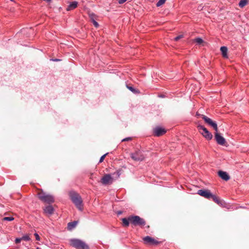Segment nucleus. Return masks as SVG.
I'll return each instance as SVG.
<instances>
[{
	"label": "nucleus",
	"instance_id": "nucleus-20",
	"mask_svg": "<svg viewBox=\"0 0 249 249\" xmlns=\"http://www.w3.org/2000/svg\"><path fill=\"white\" fill-rule=\"evenodd\" d=\"M122 221L123 223V225L125 227H128L129 225L130 221L129 220V217L126 218H124L122 219Z\"/></svg>",
	"mask_w": 249,
	"mask_h": 249
},
{
	"label": "nucleus",
	"instance_id": "nucleus-11",
	"mask_svg": "<svg viewBox=\"0 0 249 249\" xmlns=\"http://www.w3.org/2000/svg\"><path fill=\"white\" fill-rule=\"evenodd\" d=\"M215 139L217 143L221 145H225L226 140L217 131L215 133Z\"/></svg>",
	"mask_w": 249,
	"mask_h": 249
},
{
	"label": "nucleus",
	"instance_id": "nucleus-31",
	"mask_svg": "<svg viewBox=\"0 0 249 249\" xmlns=\"http://www.w3.org/2000/svg\"><path fill=\"white\" fill-rule=\"evenodd\" d=\"M21 241V240L20 238H17L15 240V242L16 244H18V243H20Z\"/></svg>",
	"mask_w": 249,
	"mask_h": 249
},
{
	"label": "nucleus",
	"instance_id": "nucleus-1",
	"mask_svg": "<svg viewBox=\"0 0 249 249\" xmlns=\"http://www.w3.org/2000/svg\"><path fill=\"white\" fill-rule=\"evenodd\" d=\"M70 196L72 202L80 211L83 210V201L81 196L74 191L70 192Z\"/></svg>",
	"mask_w": 249,
	"mask_h": 249
},
{
	"label": "nucleus",
	"instance_id": "nucleus-25",
	"mask_svg": "<svg viewBox=\"0 0 249 249\" xmlns=\"http://www.w3.org/2000/svg\"><path fill=\"white\" fill-rule=\"evenodd\" d=\"M127 88L133 93H136L137 92L136 90L132 87L127 86Z\"/></svg>",
	"mask_w": 249,
	"mask_h": 249
},
{
	"label": "nucleus",
	"instance_id": "nucleus-17",
	"mask_svg": "<svg viewBox=\"0 0 249 249\" xmlns=\"http://www.w3.org/2000/svg\"><path fill=\"white\" fill-rule=\"evenodd\" d=\"M78 222L77 221H74L73 222H69L68 224V229L70 231L72 230L76 226Z\"/></svg>",
	"mask_w": 249,
	"mask_h": 249
},
{
	"label": "nucleus",
	"instance_id": "nucleus-27",
	"mask_svg": "<svg viewBox=\"0 0 249 249\" xmlns=\"http://www.w3.org/2000/svg\"><path fill=\"white\" fill-rule=\"evenodd\" d=\"M183 37V36L182 35H179V36H177V37H176L175 38H174V40L176 41H178L179 39Z\"/></svg>",
	"mask_w": 249,
	"mask_h": 249
},
{
	"label": "nucleus",
	"instance_id": "nucleus-33",
	"mask_svg": "<svg viewBox=\"0 0 249 249\" xmlns=\"http://www.w3.org/2000/svg\"><path fill=\"white\" fill-rule=\"evenodd\" d=\"M53 61H59V59H52Z\"/></svg>",
	"mask_w": 249,
	"mask_h": 249
},
{
	"label": "nucleus",
	"instance_id": "nucleus-34",
	"mask_svg": "<svg viewBox=\"0 0 249 249\" xmlns=\"http://www.w3.org/2000/svg\"><path fill=\"white\" fill-rule=\"evenodd\" d=\"M121 213H122V212H118V214H121Z\"/></svg>",
	"mask_w": 249,
	"mask_h": 249
},
{
	"label": "nucleus",
	"instance_id": "nucleus-3",
	"mask_svg": "<svg viewBox=\"0 0 249 249\" xmlns=\"http://www.w3.org/2000/svg\"><path fill=\"white\" fill-rule=\"evenodd\" d=\"M39 199L42 202L51 204L54 201V197L51 195L47 194L43 191H41L37 194Z\"/></svg>",
	"mask_w": 249,
	"mask_h": 249
},
{
	"label": "nucleus",
	"instance_id": "nucleus-26",
	"mask_svg": "<svg viewBox=\"0 0 249 249\" xmlns=\"http://www.w3.org/2000/svg\"><path fill=\"white\" fill-rule=\"evenodd\" d=\"M108 153H106L104 155H103L102 156H101V157L100 158V160H99V162L101 163L103 161V160H104L105 159V158L106 157V156L107 155Z\"/></svg>",
	"mask_w": 249,
	"mask_h": 249
},
{
	"label": "nucleus",
	"instance_id": "nucleus-5",
	"mask_svg": "<svg viewBox=\"0 0 249 249\" xmlns=\"http://www.w3.org/2000/svg\"><path fill=\"white\" fill-rule=\"evenodd\" d=\"M130 157L133 160L136 161H142L145 158L142 152L140 150H137L133 153H131Z\"/></svg>",
	"mask_w": 249,
	"mask_h": 249
},
{
	"label": "nucleus",
	"instance_id": "nucleus-4",
	"mask_svg": "<svg viewBox=\"0 0 249 249\" xmlns=\"http://www.w3.org/2000/svg\"><path fill=\"white\" fill-rule=\"evenodd\" d=\"M129 220L130 223L135 226H144L146 224L145 221L143 219L137 215H131L129 216Z\"/></svg>",
	"mask_w": 249,
	"mask_h": 249
},
{
	"label": "nucleus",
	"instance_id": "nucleus-18",
	"mask_svg": "<svg viewBox=\"0 0 249 249\" xmlns=\"http://www.w3.org/2000/svg\"><path fill=\"white\" fill-rule=\"evenodd\" d=\"M220 51L221 52L222 56L225 58L228 57L227 52L228 49L226 46H222L220 48Z\"/></svg>",
	"mask_w": 249,
	"mask_h": 249
},
{
	"label": "nucleus",
	"instance_id": "nucleus-23",
	"mask_svg": "<svg viewBox=\"0 0 249 249\" xmlns=\"http://www.w3.org/2000/svg\"><path fill=\"white\" fill-rule=\"evenodd\" d=\"M166 0H159L157 4H156V6L157 7H160V6L161 5H162V4H163L166 1Z\"/></svg>",
	"mask_w": 249,
	"mask_h": 249
},
{
	"label": "nucleus",
	"instance_id": "nucleus-15",
	"mask_svg": "<svg viewBox=\"0 0 249 249\" xmlns=\"http://www.w3.org/2000/svg\"><path fill=\"white\" fill-rule=\"evenodd\" d=\"M78 5V2L76 1H72L70 3L67 8H66L67 11H71L75 9Z\"/></svg>",
	"mask_w": 249,
	"mask_h": 249
},
{
	"label": "nucleus",
	"instance_id": "nucleus-30",
	"mask_svg": "<svg viewBox=\"0 0 249 249\" xmlns=\"http://www.w3.org/2000/svg\"><path fill=\"white\" fill-rule=\"evenodd\" d=\"M35 237H36V240L39 241L40 240L39 236V235L37 233H35Z\"/></svg>",
	"mask_w": 249,
	"mask_h": 249
},
{
	"label": "nucleus",
	"instance_id": "nucleus-7",
	"mask_svg": "<svg viewBox=\"0 0 249 249\" xmlns=\"http://www.w3.org/2000/svg\"><path fill=\"white\" fill-rule=\"evenodd\" d=\"M202 118L204 120L205 123L212 127L215 131L217 132L218 131L217 125L215 122L213 121L211 119L204 115H202Z\"/></svg>",
	"mask_w": 249,
	"mask_h": 249
},
{
	"label": "nucleus",
	"instance_id": "nucleus-16",
	"mask_svg": "<svg viewBox=\"0 0 249 249\" xmlns=\"http://www.w3.org/2000/svg\"><path fill=\"white\" fill-rule=\"evenodd\" d=\"M43 210L45 213L48 214L49 215L52 214L54 211L53 207L50 205L46 206L44 208Z\"/></svg>",
	"mask_w": 249,
	"mask_h": 249
},
{
	"label": "nucleus",
	"instance_id": "nucleus-24",
	"mask_svg": "<svg viewBox=\"0 0 249 249\" xmlns=\"http://www.w3.org/2000/svg\"><path fill=\"white\" fill-rule=\"evenodd\" d=\"M14 220V218L13 217H4L3 218V221H11Z\"/></svg>",
	"mask_w": 249,
	"mask_h": 249
},
{
	"label": "nucleus",
	"instance_id": "nucleus-32",
	"mask_svg": "<svg viewBox=\"0 0 249 249\" xmlns=\"http://www.w3.org/2000/svg\"><path fill=\"white\" fill-rule=\"evenodd\" d=\"M127 0H119L118 3L119 4H123V3H124Z\"/></svg>",
	"mask_w": 249,
	"mask_h": 249
},
{
	"label": "nucleus",
	"instance_id": "nucleus-12",
	"mask_svg": "<svg viewBox=\"0 0 249 249\" xmlns=\"http://www.w3.org/2000/svg\"><path fill=\"white\" fill-rule=\"evenodd\" d=\"M166 132V131L164 128L159 126L156 127L153 130L154 135L157 137L163 135Z\"/></svg>",
	"mask_w": 249,
	"mask_h": 249
},
{
	"label": "nucleus",
	"instance_id": "nucleus-8",
	"mask_svg": "<svg viewBox=\"0 0 249 249\" xmlns=\"http://www.w3.org/2000/svg\"><path fill=\"white\" fill-rule=\"evenodd\" d=\"M144 243L150 246L157 245L159 242L154 238L147 236L143 238Z\"/></svg>",
	"mask_w": 249,
	"mask_h": 249
},
{
	"label": "nucleus",
	"instance_id": "nucleus-28",
	"mask_svg": "<svg viewBox=\"0 0 249 249\" xmlns=\"http://www.w3.org/2000/svg\"><path fill=\"white\" fill-rule=\"evenodd\" d=\"M131 140H132V138L131 137H127V138L124 139L122 140V142L128 141H130Z\"/></svg>",
	"mask_w": 249,
	"mask_h": 249
},
{
	"label": "nucleus",
	"instance_id": "nucleus-9",
	"mask_svg": "<svg viewBox=\"0 0 249 249\" xmlns=\"http://www.w3.org/2000/svg\"><path fill=\"white\" fill-rule=\"evenodd\" d=\"M197 194L209 199L211 198L212 194L209 190H199L197 191Z\"/></svg>",
	"mask_w": 249,
	"mask_h": 249
},
{
	"label": "nucleus",
	"instance_id": "nucleus-13",
	"mask_svg": "<svg viewBox=\"0 0 249 249\" xmlns=\"http://www.w3.org/2000/svg\"><path fill=\"white\" fill-rule=\"evenodd\" d=\"M218 175L220 178L225 181L228 180L230 178L228 173L223 171H219L218 172Z\"/></svg>",
	"mask_w": 249,
	"mask_h": 249
},
{
	"label": "nucleus",
	"instance_id": "nucleus-6",
	"mask_svg": "<svg viewBox=\"0 0 249 249\" xmlns=\"http://www.w3.org/2000/svg\"><path fill=\"white\" fill-rule=\"evenodd\" d=\"M198 129L201 134L207 140H211L213 138L212 134L207 130L206 128L202 125L198 126Z\"/></svg>",
	"mask_w": 249,
	"mask_h": 249
},
{
	"label": "nucleus",
	"instance_id": "nucleus-21",
	"mask_svg": "<svg viewBox=\"0 0 249 249\" xmlns=\"http://www.w3.org/2000/svg\"><path fill=\"white\" fill-rule=\"evenodd\" d=\"M20 238L21 240L26 241H29L30 240V237L28 234H25L22 236Z\"/></svg>",
	"mask_w": 249,
	"mask_h": 249
},
{
	"label": "nucleus",
	"instance_id": "nucleus-2",
	"mask_svg": "<svg viewBox=\"0 0 249 249\" xmlns=\"http://www.w3.org/2000/svg\"><path fill=\"white\" fill-rule=\"evenodd\" d=\"M71 246L77 249H89V247L83 241L78 239H72L70 240Z\"/></svg>",
	"mask_w": 249,
	"mask_h": 249
},
{
	"label": "nucleus",
	"instance_id": "nucleus-29",
	"mask_svg": "<svg viewBox=\"0 0 249 249\" xmlns=\"http://www.w3.org/2000/svg\"><path fill=\"white\" fill-rule=\"evenodd\" d=\"M93 24L95 27H98L99 26V24L95 20H93Z\"/></svg>",
	"mask_w": 249,
	"mask_h": 249
},
{
	"label": "nucleus",
	"instance_id": "nucleus-10",
	"mask_svg": "<svg viewBox=\"0 0 249 249\" xmlns=\"http://www.w3.org/2000/svg\"><path fill=\"white\" fill-rule=\"evenodd\" d=\"M101 181L103 184L105 185L110 184L112 183L113 178L110 175L106 174L101 178Z\"/></svg>",
	"mask_w": 249,
	"mask_h": 249
},
{
	"label": "nucleus",
	"instance_id": "nucleus-22",
	"mask_svg": "<svg viewBox=\"0 0 249 249\" xmlns=\"http://www.w3.org/2000/svg\"><path fill=\"white\" fill-rule=\"evenodd\" d=\"M194 41L197 43L198 44H201L203 42V40L202 38L200 37H197L195 39Z\"/></svg>",
	"mask_w": 249,
	"mask_h": 249
},
{
	"label": "nucleus",
	"instance_id": "nucleus-14",
	"mask_svg": "<svg viewBox=\"0 0 249 249\" xmlns=\"http://www.w3.org/2000/svg\"><path fill=\"white\" fill-rule=\"evenodd\" d=\"M211 199L219 205L223 206L225 204V202L223 200H221L218 197L214 195H212V196Z\"/></svg>",
	"mask_w": 249,
	"mask_h": 249
},
{
	"label": "nucleus",
	"instance_id": "nucleus-19",
	"mask_svg": "<svg viewBox=\"0 0 249 249\" xmlns=\"http://www.w3.org/2000/svg\"><path fill=\"white\" fill-rule=\"evenodd\" d=\"M249 0H241L239 3V6L241 8L245 6L248 3Z\"/></svg>",
	"mask_w": 249,
	"mask_h": 249
}]
</instances>
